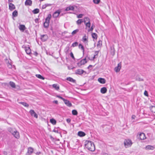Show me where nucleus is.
Returning a JSON list of instances; mask_svg holds the SVG:
<instances>
[{
	"instance_id": "f257e3e1",
	"label": "nucleus",
	"mask_w": 155,
	"mask_h": 155,
	"mask_svg": "<svg viewBox=\"0 0 155 155\" xmlns=\"http://www.w3.org/2000/svg\"><path fill=\"white\" fill-rule=\"evenodd\" d=\"M84 146L86 148L89 150L93 151L95 150V147L93 142L90 141L86 140L85 141Z\"/></svg>"
},
{
	"instance_id": "f03ea898",
	"label": "nucleus",
	"mask_w": 155,
	"mask_h": 155,
	"mask_svg": "<svg viewBox=\"0 0 155 155\" xmlns=\"http://www.w3.org/2000/svg\"><path fill=\"white\" fill-rule=\"evenodd\" d=\"M8 130L16 138L18 139L19 138L20 136L19 132L15 129L11 127H9L8 128Z\"/></svg>"
},
{
	"instance_id": "7ed1b4c3",
	"label": "nucleus",
	"mask_w": 155,
	"mask_h": 155,
	"mask_svg": "<svg viewBox=\"0 0 155 155\" xmlns=\"http://www.w3.org/2000/svg\"><path fill=\"white\" fill-rule=\"evenodd\" d=\"M51 17V14L48 15L47 17L45 19V22L44 23V26L45 28H48V27L50 20Z\"/></svg>"
},
{
	"instance_id": "20e7f679",
	"label": "nucleus",
	"mask_w": 155,
	"mask_h": 155,
	"mask_svg": "<svg viewBox=\"0 0 155 155\" xmlns=\"http://www.w3.org/2000/svg\"><path fill=\"white\" fill-rule=\"evenodd\" d=\"M124 143L125 147H127L131 146L132 144V142L130 140H125L124 142Z\"/></svg>"
},
{
	"instance_id": "39448f33",
	"label": "nucleus",
	"mask_w": 155,
	"mask_h": 155,
	"mask_svg": "<svg viewBox=\"0 0 155 155\" xmlns=\"http://www.w3.org/2000/svg\"><path fill=\"white\" fill-rule=\"evenodd\" d=\"M87 61H86V58H85L84 59L81 60L80 62L77 63V65L79 67H80L81 65L85 64L87 63Z\"/></svg>"
},
{
	"instance_id": "423d86ee",
	"label": "nucleus",
	"mask_w": 155,
	"mask_h": 155,
	"mask_svg": "<svg viewBox=\"0 0 155 155\" xmlns=\"http://www.w3.org/2000/svg\"><path fill=\"white\" fill-rule=\"evenodd\" d=\"M48 37L47 35H41V39L42 41H45L47 40Z\"/></svg>"
},
{
	"instance_id": "0eeeda50",
	"label": "nucleus",
	"mask_w": 155,
	"mask_h": 155,
	"mask_svg": "<svg viewBox=\"0 0 155 155\" xmlns=\"http://www.w3.org/2000/svg\"><path fill=\"white\" fill-rule=\"evenodd\" d=\"M33 148L31 147H29L28 149V151L27 153L26 154L27 155H30L33 152Z\"/></svg>"
},
{
	"instance_id": "6e6552de",
	"label": "nucleus",
	"mask_w": 155,
	"mask_h": 155,
	"mask_svg": "<svg viewBox=\"0 0 155 155\" xmlns=\"http://www.w3.org/2000/svg\"><path fill=\"white\" fill-rule=\"evenodd\" d=\"M61 13V11L59 10H58L54 12L53 17L54 18H56Z\"/></svg>"
},
{
	"instance_id": "1a4fd4ad",
	"label": "nucleus",
	"mask_w": 155,
	"mask_h": 155,
	"mask_svg": "<svg viewBox=\"0 0 155 155\" xmlns=\"http://www.w3.org/2000/svg\"><path fill=\"white\" fill-rule=\"evenodd\" d=\"M121 68V64L120 63L118 64L117 67H116L114 68V70L116 72H118L120 71Z\"/></svg>"
},
{
	"instance_id": "9d476101",
	"label": "nucleus",
	"mask_w": 155,
	"mask_h": 155,
	"mask_svg": "<svg viewBox=\"0 0 155 155\" xmlns=\"http://www.w3.org/2000/svg\"><path fill=\"white\" fill-rule=\"evenodd\" d=\"M84 72H85V71L83 70L79 69L76 70L75 74H76L81 75L83 74Z\"/></svg>"
},
{
	"instance_id": "9b49d317",
	"label": "nucleus",
	"mask_w": 155,
	"mask_h": 155,
	"mask_svg": "<svg viewBox=\"0 0 155 155\" xmlns=\"http://www.w3.org/2000/svg\"><path fill=\"white\" fill-rule=\"evenodd\" d=\"M9 8L12 11L15 8V5L11 3H9Z\"/></svg>"
},
{
	"instance_id": "f8f14e48",
	"label": "nucleus",
	"mask_w": 155,
	"mask_h": 155,
	"mask_svg": "<svg viewBox=\"0 0 155 155\" xmlns=\"http://www.w3.org/2000/svg\"><path fill=\"white\" fill-rule=\"evenodd\" d=\"M29 112L32 116H34V117H35L36 118H38V115L34 111V110H31Z\"/></svg>"
},
{
	"instance_id": "ddd939ff",
	"label": "nucleus",
	"mask_w": 155,
	"mask_h": 155,
	"mask_svg": "<svg viewBox=\"0 0 155 155\" xmlns=\"http://www.w3.org/2000/svg\"><path fill=\"white\" fill-rule=\"evenodd\" d=\"M145 149L147 150H153L154 149V147L152 146L147 145L145 147Z\"/></svg>"
},
{
	"instance_id": "4468645a",
	"label": "nucleus",
	"mask_w": 155,
	"mask_h": 155,
	"mask_svg": "<svg viewBox=\"0 0 155 155\" xmlns=\"http://www.w3.org/2000/svg\"><path fill=\"white\" fill-rule=\"evenodd\" d=\"M64 103L68 106L69 107H71L72 106L71 103L68 100L64 99Z\"/></svg>"
},
{
	"instance_id": "2eb2a0df",
	"label": "nucleus",
	"mask_w": 155,
	"mask_h": 155,
	"mask_svg": "<svg viewBox=\"0 0 155 155\" xmlns=\"http://www.w3.org/2000/svg\"><path fill=\"white\" fill-rule=\"evenodd\" d=\"M139 138L141 140H143L145 138V134L143 133H141L139 134Z\"/></svg>"
},
{
	"instance_id": "dca6fc26",
	"label": "nucleus",
	"mask_w": 155,
	"mask_h": 155,
	"mask_svg": "<svg viewBox=\"0 0 155 155\" xmlns=\"http://www.w3.org/2000/svg\"><path fill=\"white\" fill-rule=\"evenodd\" d=\"M32 1L31 0H26L25 2L26 5L31 6L32 5Z\"/></svg>"
},
{
	"instance_id": "f3484780",
	"label": "nucleus",
	"mask_w": 155,
	"mask_h": 155,
	"mask_svg": "<svg viewBox=\"0 0 155 155\" xmlns=\"http://www.w3.org/2000/svg\"><path fill=\"white\" fill-rule=\"evenodd\" d=\"M98 81L101 84H104L105 83V80L103 78H99L98 79Z\"/></svg>"
},
{
	"instance_id": "a211bd4d",
	"label": "nucleus",
	"mask_w": 155,
	"mask_h": 155,
	"mask_svg": "<svg viewBox=\"0 0 155 155\" xmlns=\"http://www.w3.org/2000/svg\"><path fill=\"white\" fill-rule=\"evenodd\" d=\"M78 134L79 136L80 137H83L84 136L86 135L84 132L81 131H79L78 132Z\"/></svg>"
},
{
	"instance_id": "6ab92c4d",
	"label": "nucleus",
	"mask_w": 155,
	"mask_h": 155,
	"mask_svg": "<svg viewBox=\"0 0 155 155\" xmlns=\"http://www.w3.org/2000/svg\"><path fill=\"white\" fill-rule=\"evenodd\" d=\"M83 22H84V24L86 23H88L90 22V19L87 17H85L84 18Z\"/></svg>"
},
{
	"instance_id": "aec40b11",
	"label": "nucleus",
	"mask_w": 155,
	"mask_h": 155,
	"mask_svg": "<svg viewBox=\"0 0 155 155\" xmlns=\"http://www.w3.org/2000/svg\"><path fill=\"white\" fill-rule=\"evenodd\" d=\"M107 91V89L105 87H103L101 89V92L102 94H105Z\"/></svg>"
},
{
	"instance_id": "412c9836",
	"label": "nucleus",
	"mask_w": 155,
	"mask_h": 155,
	"mask_svg": "<svg viewBox=\"0 0 155 155\" xmlns=\"http://www.w3.org/2000/svg\"><path fill=\"white\" fill-rule=\"evenodd\" d=\"M74 7L73 6H70L66 8V9H65V11H68L69 10H72L73 11L74 10Z\"/></svg>"
},
{
	"instance_id": "4be33fe9",
	"label": "nucleus",
	"mask_w": 155,
	"mask_h": 155,
	"mask_svg": "<svg viewBox=\"0 0 155 155\" xmlns=\"http://www.w3.org/2000/svg\"><path fill=\"white\" fill-rule=\"evenodd\" d=\"M25 51L26 53L28 54H29L31 53V49L29 47L25 48Z\"/></svg>"
},
{
	"instance_id": "5701e85b",
	"label": "nucleus",
	"mask_w": 155,
	"mask_h": 155,
	"mask_svg": "<svg viewBox=\"0 0 155 155\" xmlns=\"http://www.w3.org/2000/svg\"><path fill=\"white\" fill-rule=\"evenodd\" d=\"M66 80L68 81H69L71 82H72L74 83H75L76 81L73 78L71 77L67 78Z\"/></svg>"
},
{
	"instance_id": "b1692460",
	"label": "nucleus",
	"mask_w": 155,
	"mask_h": 155,
	"mask_svg": "<svg viewBox=\"0 0 155 155\" xmlns=\"http://www.w3.org/2000/svg\"><path fill=\"white\" fill-rule=\"evenodd\" d=\"M19 29L21 31H24L25 29V26L24 25H20L19 27Z\"/></svg>"
},
{
	"instance_id": "393cba45",
	"label": "nucleus",
	"mask_w": 155,
	"mask_h": 155,
	"mask_svg": "<svg viewBox=\"0 0 155 155\" xmlns=\"http://www.w3.org/2000/svg\"><path fill=\"white\" fill-rule=\"evenodd\" d=\"M19 103L20 104H21L26 107H28L29 106V105L28 104L24 102H19Z\"/></svg>"
},
{
	"instance_id": "a878e982",
	"label": "nucleus",
	"mask_w": 155,
	"mask_h": 155,
	"mask_svg": "<svg viewBox=\"0 0 155 155\" xmlns=\"http://www.w3.org/2000/svg\"><path fill=\"white\" fill-rule=\"evenodd\" d=\"M52 87L54 88L55 90H58L59 89V86L57 84H54L52 85Z\"/></svg>"
},
{
	"instance_id": "bb28decb",
	"label": "nucleus",
	"mask_w": 155,
	"mask_h": 155,
	"mask_svg": "<svg viewBox=\"0 0 155 155\" xmlns=\"http://www.w3.org/2000/svg\"><path fill=\"white\" fill-rule=\"evenodd\" d=\"M50 121L51 123L53 125H55L56 123V120L52 118L50 119Z\"/></svg>"
},
{
	"instance_id": "cd10ccee",
	"label": "nucleus",
	"mask_w": 155,
	"mask_h": 155,
	"mask_svg": "<svg viewBox=\"0 0 155 155\" xmlns=\"http://www.w3.org/2000/svg\"><path fill=\"white\" fill-rule=\"evenodd\" d=\"M18 13L16 10L14 11L12 13V16L15 17L18 16Z\"/></svg>"
},
{
	"instance_id": "c85d7f7f",
	"label": "nucleus",
	"mask_w": 155,
	"mask_h": 155,
	"mask_svg": "<svg viewBox=\"0 0 155 155\" xmlns=\"http://www.w3.org/2000/svg\"><path fill=\"white\" fill-rule=\"evenodd\" d=\"M99 51H95V54L94 55V57L93 58V60H94L95 58H97L98 56L97 55L98 54Z\"/></svg>"
},
{
	"instance_id": "c756f323",
	"label": "nucleus",
	"mask_w": 155,
	"mask_h": 155,
	"mask_svg": "<svg viewBox=\"0 0 155 155\" xmlns=\"http://www.w3.org/2000/svg\"><path fill=\"white\" fill-rule=\"evenodd\" d=\"M39 12V10L38 8H36L34 9L33 11V13L34 14L38 13Z\"/></svg>"
},
{
	"instance_id": "7c9ffc66",
	"label": "nucleus",
	"mask_w": 155,
	"mask_h": 155,
	"mask_svg": "<svg viewBox=\"0 0 155 155\" xmlns=\"http://www.w3.org/2000/svg\"><path fill=\"white\" fill-rule=\"evenodd\" d=\"M87 39L88 37L86 36V35H85L83 37L82 39L84 42H85L86 41H87Z\"/></svg>"
},
{
	"instance_id": "2f4dec72",
	"label": "nucleus",
	"mask_w": 155,
	"mask_h": 155,
	"mask_svg": "<svg viewBox=\"0 0 155 155\" xmlns=\"http://www.w3.org/2000/svg\"><path fill=\"white\" fill-rule=\"evenodd\" d=\"M83 22V20L82 19H79L78 20L76 21L78 25H79L81 24L82 22Z\"/></svg>"
},
{
	"instance_id": "473e14b6",
	"label": "nucleus",
	"mask_w": 155,
	"mask_h": 155,
	"mask_svg": "<svg viewBox=\"0 0 155 155\" xmlns=\"http://www.w3.org/2000/svg\"><path fill=\"white\" fill-rule=\"evenodd\" d=\"M10 85L13 88H15V84L13 82L10 81L9 82Z\"/></svg>"
},
{
	"instance_id": "72a5a7b5",
	"label": "nucleus",
	"mask_w": 155,
	"mask_h": 155,
	"mask_svg": "<svg viewBox=\"0 0 155 155\" xmlns=\"http://www.w3.org/2000/svg\"><path fill=\"white\" fill-rule=\"evenodd\" d=\"M36 76L38 78L41 79L42 80H44L45 79L44 78L42 77L41 75L40 74H36Z\"/></svg>"
},
{
	"instance_id": "f704fd0d",
	"label": "nucleus",
	"mask_w": 155,
	"mask_h": 155,
	"mask_svg": "<svg viewBox=\"0 0 155 155\" xmlns=\"http://www.w3.org/2000/svg\"><path fill=\"white\" fill-rule=\"evenodd\" d=\"M92 36L93 38L96 39L97 38V35L95 33H92Z\"/></svg>"
},
{
	"instance_id": "c9c22d12",
	"label": "nucleus",
	"mask_w": 155,
	"mask_h": 155,
	"mask_svg": "<svg viewBox=\"0 0 155 155\" xmlns=\"http://www.w3.org/2000/svg\"><path fill=\"white\" fill-rule=\"evenodd\" d=\"M51 5L50 4H45L42 5V9H45L46 8V7L47 6H50Z\"/></svg>"
},
{
	"instance_id": "e433bc0d",
	"label": "nucleus",
	"mask_w": 155,
	"mask_h": 155,
	"mask_svg": "<svg viewBox=\"0 0 155 155\" xmlns=\"http://www.w3.org/2000/svg\"><path fill=\"white\" fill-rule=\"evenodd\" d=\"M78 31H79V30L78 29H76V30H74V31H73L72 32L71 34L72 35H74L76 34Z\"/></svg>"
},
{
	"instance_id": "4c0bfd02",
	"label": "nucleus",
	"mask_w": 155,
	"mask_h": 155,
	"mask_svg": "<svg viewBox=\"0 0 155 155\" xmlns=\"http://www.w3.org/2000/svg\"><path fill=\"white\" fill-rule=\"evenodd\" d=\"M72 114L73 115H76L78 114V112L77 110H72Z\"/></svg>"
},
{
	"instance_id": "58836bf2",
	"label": "nucleus",
	"mask_w": 155,
	"mask_h": 155,
	"mask_svg": "<svg viewBox=\"0 0 155 155\" xmlns=\"http://www.w3.org/2000/svg\"><path fill=\"white\" fill-rule=\"evenodd\" d=\"M78 47L79 48H81L82 50H83V52H84V47L81 44H79L78 45Z\"/></svg>"
},
{
	"instance_id": "ea45409f",
	"label": "nucleus",
	"mask_w": 155,
	"mask_h": 155,
	"mask_svg": "<svg viewBox=\"0 0 155 155\" xmlns=\"http://www.w3.org/2000/svg\"><path fill=\"white\" fill-rule=\"evenodd\" d=\"M85 25L87 27H88V28H90L91 27V24L90 22H88V23H86L85 24Z\"/></svg>"
},
{
	"instance_id": "a19ab883",
	"label": "nucleus",
	"mask_w": 155,
	"mask_h": 155,
	"mask_svg": "<svg viewBox=\"0 0 155 155\" xmlns=\"http://www.w3.org/2000/svg\"><path fill=\"white\" fill-rule=\"evenodd\" d=\"M93 2L95 4H98L100 2V0H93Z\"/></svg>"
},
{
	"instance_id": "79ce46f5",
	"label": "nucleus",
	"mask_w": 155,
	"mask_h": 155,
	"mask_svg": "<svg viewBox=\"0 0 155 155\" xmlns=\"http://www.w3.org/2000/svg\"><path fill=\"white\" fill-rule=\"evenodd\" d=\"M78 43L77 42H75L73 43L72 45V46L73 47H74L77 46L78 45Z\"/></svg>"
},
{
	"instance_id": "37998d69",
	"label": "nucleus",
	"mask_w": 155,
	"mask_h": 155,
	"mask_svg": "<svg viewBox=\"0 0 155 155\" xmlns=\"http://www.w3.org/2000/svg\"><path fill=\"white\" fill-rule=\"evenodd\" d=\"M102 45V41H99L97 44V46H101Z\"/></svg>"
},
{
	"instance_id": "c03bdc74",
	"label": "nucleus",
	"mask_w": 155,
	"mask_h": 155,
	"mask_svg": "<svg viewBox=\"0 0 155 155\" xmlns=\"http://www.w3.org/2000/svg\"><path fill=\"white\" fill-rule=\"evenodd\" d=\"M70 56L71 57L74 59H75V58L74 57V55L72 52H71L70 54Z\"/></svg>"
},
{
	"instance_id": "a18cd8bd",
	"label": "nucleus",
	"mask_w": 155,
	"mask_h": 155,
	"mask_svg": "<svg viewBox=\"0 0 155 155\" xmlns=\"http://www.w3.org/2000/svg\"><path fill=\"white\" fill-rule=\"evenodd\" d=\"M83 15L82 14H80L77 16V18H81L82 17Z\"/></svg>"
},
{
	"instance_id": "49530a36",
	"label": "nucleus",
	"mask_w": 155,
	"mask_h": 155,
	"mask_svg": "<svg viewBox=\"0 0 155 155\" xmlns=\"http://www.w3.org/2000/svg\"><path fill=\"white\" fill-rule=\"evenodd\" d=\"M56 97H58L59 98H60L63 101L64 100V99L61 97L59 95H57Z\"/></svg>"
},
{
	"instance_id": "de8ad7c7",
	"label": "nucleus",
	"mask_w": 155,
	"mask_h": 155,
	"mask_svg": "<svg viewBox=\"0 0 155 155\" xmlns=\"http://www.w3.org/2000/svg\"><path fill=\"white\" fill-rule=\"evenodd\" d=\"M93 29H94V28H93L91 27L90 28H89V29L88 30V31H92L93 30Z\"/></svg>"
},
{
	"instance_id": "09e8293b",
	"label": "nucleus",
	"mask_w": 155,
	"mask_h": 155,
	"mask_svg": "<svg viewBox=\"0 0 155 155\" xmlns=\"http://www.w3.org/2000/svg\"><path fill=\"white\" fill-rule=\"evenodd\" d=\"M144 94L146 96L148 95V93L147 91H145L144 92Z\"/></svg>"
},
{
	"instance_id": "8fccbe9b",
	"label": "nucleus",
	"mask_w": 155,
	"mask_h": 155,
	"mask_svg": "<svg viewBox=\"0 0 155 155\" xmlns=\"http://www.w3.org/2000/svg\"><path fill=\"white\" fill-rule=\"evenodd\" d=\"M92 66L91 65H90L88 66V67H87V68L88 69H90L91 68H92Z\"/></svg>"
},
{
	"instance_id": "3c124183",
	"label": "nucleus",
	"mask_w": 155,
	"mask_h": 155,
	"mask_svg": "<svg viewBox=\"0 0 155 155\" xmlns=\"http://www.w3.org/2000/svg\"><path fill=\"white\" fill-rule=\"evenodd\" d=\"M34 54L35 56H37L38 55V53L37 52L35 51L34 53Z\"/></svg>"
},
{
	"instance_id": "603ef678",
	"label": "nucleus",
	"mask_w": 155,
	"mask_h": 155,
	"mask_svg": "<svg viewBox=\"0 0 155 155\" xmlns=\"http://www.w3.org/2000/svg\"><path fill=\"white\" fill-rule=\"evenodd\" d=\"M53 103H55L56 104H58V101H53Z\"/></svg>"
},
{
	"instance_id": "864d4df0",
	"label": "nucleus",
	"mask_w": 155,
	"mask_h": 155,
	"mask_svg": "<svg viewBox=\"0 0 155 155\" xmlns=\"http://www.w3.org/2000/svg\"><path fill=\"white\" fill-rule=\"evenodd\" d=\"M67 121L68 123H69L71 122V120L69 119H67Z\"/></svg>"
},
{
	"instance_id": "5fc2aeb1",
	"label": "nucleus",
	"mask_w": 155,
	"mask_h": 155,
	"mask_svg": "<svg viewBox=\"0 0 155 155\" xmlns=\"http://www.w3.org/2000/svg\"><path fill=\"white\" fill-rule=\"evenodd\" d=\"M35 21L36 23H38V18L35 19Z\"/></svg>"
},
{
	"instance_id": "6e6d98bb",
	"label": "nucleus",
	"mask_w": 155,
	"mask_h": 155,
	"mask_svg": "<svg viewBox=\"0 0 155 155\" xmlns=\"http://www.w3.org/2000/svg\"><path fill=\"white\" fill-rule=\"evenodd\" d=\"M138 80L139 81H143V79L142 78H138Z\"/></svg>"
},
{
	"instance_id": "4d7b16f0",
	"label": "nucleus",
	"mask_w": 155,
	"mask_h": 155,
	"mask_svg": "<svg viewBox=\"0 0 155 155\" xmlns=\"http://www.w3.org/2000/svg\"><path fill=\"white\" fill-rule=\"evenodd\" d=\"M136 117V116H135L134 115H133L132 116V118L133 119H134Z\"/></svg>"
},
{
	"instance_id": "13d9d810",
	"label": "nucleus",
	"mask_w": 155,
	"mask_h": 155,
	"mask_svg": "<svg viewBox=\"0 0 155 155\" xmlns=\"http://www.w3.org/2000/svg\"><path fill=\"white\" fill-rule=\"evenodd\" d=\"M91 27L93 28H94L95 27V25L93 24Z\"/></svg>"
},
{
	"instance_id": "bf43d9fd",
	"label": "nucleus",
	"mask_w": 155,
	"mask_h": 155,
	"mask_svg": "<svg viewBox=\"0 0 155 155\" xmlns=\"http://www.w3.org/2000/svg\"><path fill=\"white\" fill-rule=\"evenodd\" d=\"M40 153H41V152H37V153H36V154L37 155H39V154H40Z\"/></svg>"
},
{
	"instance_id": "052dcab7",
	"label": "nucleus",
	"mask_w": 155,
	"mask_h": 155,
	"mask_svg": "<svg viewBox=\"0 0 155 155\" xmlns=\"http://www.w3.org/2000/svg\"><path fill=\"white\" fill-rule=\"evenodd\" d=\"M102 155H108L107 153H102Z\"/></svg>"
},
{
	"instance_id": "680f3d73",
	"label": "nucleus",
	"mask_w": 155,
	"mask_h": 155,
	"mask_svg": "<svg viewBox=\"0 0 155 155\" xmlns=\"http://www.w3.org/2000/svg\"><path fill=\"white\" fill-rule=\"evenodd\" d=\"M53 131L55 132H56V133H58V131H56V130H53Z\"/></svg>"
},
{
	"instance_id": "e2e57ef3",
	"label": "nucleus",
	"mask_w": 155,
	"mask_h": 155,
	"mask_svg": "<svg viewBox=\"0 0 155 155\" xmlns=\"http://www.w3.org/2000/svg\"><path fill=\"white\" fill-rule=\"evenodd\" d=\"M152 107L153 108H155V106H153Z\"/></svg>"
},
{
	"instance_id": "0e129e2a",
	"label": "nucleus",
	"mask_w": 155,
	"mask_h": 155,
	"mask_svg": "<svg viewBox=\"0 0 155 155\" xmlns=\"http://www.w3.org/2000/svg\"><path fill=\"white\" fill-rule=\"evenodd\" d=\"M114 53L113 54V55H114Z\"/></svg>"
},
{
	"instance_id": "69168bd1",
	"label": "nucleus",
	"mask_w": 155,
	"mask_h": 155,
	"mask_svg": "<svg viewBox=\"0 0 155 155\" xmlns=\"http://www.w3.org/2000/svg\"><path fill=\"white\" fill-rule=\"evenodd\" d=\"M154 23H155V20H154Z\"/></svg>"
}]
</instances>
